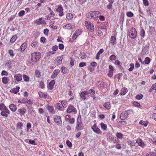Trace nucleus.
<instances>
[{
    "mask_svg": "<svg viewBox=\"0 0 156 156\" xmlns=\"http://www.w3.org/2000/svg\"><path fill=\"white\" fill-rule=\"evenodd\" d=\"M20 87H18L16 88H13L12 90V92L14 94H17L19 91Z\"/></svg>",
    "mask_w": 156,
    "mask_h": 156,
    "instance_id": "2f4dec72",
    "label": "nucleus"
},
{
    "mask_svg": "<svg viewBox=\"0 0 156 156\" xmlns=\"http://www.w3.org/2000/svg\"><path fill=\"white\" fill-rule=\"evenodd\" d=\"M35 74L36 77H37L39 78L40 76V72L38 70H36L35 72Z\"/></svg>",
    "mask_w": 156,
    "mask_h": 156,
    "instance_id": "8fccbe9b",
    "label": "nucleus"
},
{
    "mask_svg": "<svg viewBox=\"0 0 156 156\" xmlns=\"http://www.w3.org/2000/svg\"><path fill=\"white\" fill-rule=\"evenodd\" d=\"M55 83V81L54 80H51L48 85L49 89L51 90L53 88V86Z\"/></svg>",
    "mask_w": 156,
    "mask_h": 156,
    "instance_id": "f3484780",
    "label": "nucleus"
},
{
    "mask_svg": "<svg viewBox=\"0 0 156 156\" xmlns=\"http://www.w3.org/2000/svg\"><path fill=\"white\" fill-rule=\"evenodd\" d=\"M82 32V30L81 29H79L75 32V34H76L78 36L80 35Z\"/></svg>",
    "mask_w": 156,
    "mask_h": 156,
    "instance_id": "864d4df0",
    "label": "nucleus"
},
{
    "mask_svg": "<svg viewBox=\"0 0 156 156\" xmlns=\"http://www.w3.org/2000/svg\"><path fill=\"white\" fill-rule=\"evenodd\" d=\"M9 81L8 78L6 77H4L2 78V82L4 84H6L8 83Z\"/></svg>",
    "mask_w": 156,
    "mask_h": 156,
    "instance_id": "a878e982",
    "label": "nucleus"
},
{
    "mask_svg": "<svg viewBox=\"0 0 156 156\" xmlns=\"http://www.w3.org/2000/svg\"><path fill=\"white\" fill-rule=\"evenodd\" d=\"M62 106V105L59 103L55 105V107L59 110H61Z\"/></svg>",
    "mask_w": 156,
    "mask_h": 156,
    "instance_id": "a19ab883",
    "label": "nucleus"
},
{
    "mask_svg": "<svg viewBox=\"0 0 156 156\" xmlns=\"http://www.w3.org/2000/svg\"><path fill=\"white\" fill-rule=\"evenodd\" d=\"M56 11L58 12H59V15L60 16H62L63 15V9L62 6L61 5L58 6V7L56 9Z\"/></svg>",
    "mask_w": 156,
    "mask_h": 156,
    "instance_id": "f8f14e48",
    "label": "nucleus"
},
{
    "mask_svg": "<svg viewBox=\"0 0 156 156\" xmlns=\"http://www.w3.org/2000/svg\"><path fill=\"white\" fill-rule=\"evenodd\" d=\"M97 34L99 36H101L103 35V33L100 30H98L97 32Z\"/></svg>",
    "mask_w": 156,
    "mask_h": 156,
    "instance_id": "0e129e2a",
    "label": "nucleus"
},
{
    "mask_svg": "<svg viewBox=\"0 0 156 156\" xmlns=\"http://www.w3.org/2000/svg\"><path fill=\"white\" fill-rule=\"evenodd\" d=\"M133 105L135 106L138 107L140 106V104L137 102L134 101L133 102Z\"/></svg>",
    "mask_w": 156,
    "mask_h": 156,
    "instance_id": "6e6d98bb",
    "label": "nucleus"
},
{
    "mask_svg": "<svg viewBox=\"0 0 156 156\" xmlns=\"http://www.w3.org/2000/svg\"><path fill=\"white\" fill-rule=\"evenodd\" d=\"M86 63L84 62H80L79 65V66L80 67H82L86 66Z\"/></svg>",
    "mask_w": 156,
    "mask_h": 156,
    "instance_id": "680f3d73",
    "label": "nucleus"
},
{
    "mask_svg": "<svg viewBox=\"0 0 156 156\" xmlns=\"http://www.w3.org/2000/svg\"><path fill=\"white\" fill-rule=\"evenodd\" d=\"M110 41L111 43L113 45L115 44L116 40L115 37L114 36H112L111 37Z\"/></svg>",
    "mask_w": 156,
    "mask_h": 156,
    "instance_id": "393cba45",
    "label": "nucleus"
},
{
    "mask_svg": "<svg viewBox=\"0 0 156 156\" xmlns=\"http://www.w3.org/2000/svg\"><path fill=\"white\" fill-rule=\"evenodd\" d=\"M9 53L10 55L12 57L14 56L13 51L12 50H9Z\"/></svg>",
    "mask_w": 156,
    "mask_h": 156,
    "instance_id": "e2e57ef3",
    "label": "nucleus"
},
{
    "mask_svg": "<svg viewBox=\"0 0 156 156\" xmlns=\"http://www.w3.org/2000/svg\"><path fill=\"white\" fill-rule=\"evenodd\" d=\"M145 34V32L144 29H142L140 31V35L142 37H144Z\"/></svg>",
    "mask_w": 156,
    "mask_h": 156,
    "instance_id": "de8ad7c7",
    "label": "nucleus"
},
{
    "mask_svg": "<svg viewBox=\"0 0 156 156\" xmlns=\"http://www.w3.org/2000/svg\"><path fill=\"white\" fill-rule=\"evenodd\" d=\"M151 143L154 144H156V138H152L151 139Z\"/></svg>",
    "mask_w": 156,
    "mask_h": 156,
    "instance_id": "338daca9",
    "label": "nucleus"
},
{
    "mask_svg": "<svg viewBox=\"0 0 156 156\" xmlns=\"http://www.w3.org/2000/svg\"><path fill=\"white\" fill-rule=\"evenodd\" d=\"M59 72V71L58 69H56L54 70L53 74L51 76V77L52 78H54L56 77L57 75L58 74Z\"/></svg>",
    "mask_w": 156,
    "mask_h": 156,
    "instance_id": "412c9836",
    "label": "nucleus"
},
{
    "mask_svg": "<svg viewBox=\"0 0 156 156\" xmlns=\"http://www.w3.org/2000/svg\"><path fill=\"white\" fill-rule=\"evenodd\" d=\"M25 12L24 10H22L18 13L19 16H22L25 13Z\"/></svg>",
    "mask_w": 156,
    "mask_h": 156,
    "instance_id": "4d7b16f0",
    "label": "nucleus"
},
{
    "mask_svg": "<svg viewBox=\"0 0 156 156\" xmlns=\"http://www.w3.org/2000/svg\"><path fill=\"white\" fill-rule=\"evenodd\" d=\"M73 26H72L70 23L66 24L63 26V28L64 29L70 30L73 28Z\"/></svg>",
    "mask_w": 156,
    "mask_h": 156,
    "instance_id": "aec40b11",
    "label": "nucleus"
},
{
    "mask_svg": "<svg viewBox=\"0 0 156 156\" xmlns=\"http://www.w3.org/2000/svg\"><path fill=\"white\" fill-rule=\"evenodd\" d=\"M88 92L89 93L90 95H93L95 94V91L93 89L90 90Z\"/></svg>",
    "mask_w": 156,
    "mask_h": 156,
    "instance_id": "052dcab7",
    "label": "nucleus"
},
{
    "mask_svg": "<svg viewBox=\"0 0 156 156\" xmlns=\"http://www.w3.org/2000/svg\"><path fill=\"white\" fill-rule=\"evenodd\" d=\"M128 115V112L125 111L122 112L120 115V117L122 120H124L126 119Z\"/></svg>",
    "mask_w": 156,
    "mask_h": 156,
    "instance_id": "1a4fd4ad",
    "label": "nucleus"
},
{
    "mask_svg": "<svg viewBox=\"0 0 156 156\" xmlns=\"http://www.w3.org/2000/svg\"><path fill=\"white\" fill-rule=\"evenodd\" d=\"M143 97V95L142 94H138L136 96V98L137 99H141Z\"/></svg>",
    "mask_w": 156,
    "mask_h": 156,
    "instance_id": "13d9d810",
    "label": "nucleus"
},
{
    "mask_svg": "<svg viewBox=\"0 0 156 156\" xmlns=\"http://www.w3.org/2000/svg\"><path fill=\"white\" fill-rule=\"evenodd\" d=\"M23 126V124L21 122H19L17 125L16 128L19 129H21Z\"/></svg>",
    "mask_w": 156,
    "mask_h": 156,
    "instance_id": "c756f323",
    "label": "nucleus"
},
{
    "mask_svg": "<svg viewBox=\"0 0 156 156\" xmlns=\"http://www.w3.org/2000/svg\"><path fill=\"white\" fill-rule=\"evenodd\" d=\"M63 58V56L58 57L55 60V64L56 65L61 64L62 63V60Z\"/></svg>",
    "mask_w": 156,
    "mask_h": 156,
    "instance_id": "6e6552de",
    "label": "nucleus"
},
{
    "mask_svg": "<svg viewBox=\"0 0 156 156\" xmlns=\"http://www.w3.org/2000/svg\"><path fill=\"white\" fill-rule=\"evenodd\" d=\"M49 32V30L47 29H45L44 30V33L46 35H48Z\"/></svg>",
    "mask_w": 156,
    "mask_h": 156,
    "instance_id": "69168bd1",
    "label": "nucleus"
},
{
    "mask_svg": "<svg viewBox=\"0 0 156 156\" xmlns=\"http://www.w3.org/2000/svg\"><path fill=\"white\" fill-rule=\"evenodd\" d=\"M33 107L32 106H30L27 108L28 110V113L29 114L32 115L33 114Z\"/></svg>",
    "mask_w": 156,
    "mask_h": 156,
    "instance_id": "cd10ccee",
    "label": "nucleus"
},
{
    "mask_svg": "<svg viewBox=\"0 0 156 156\" xmlns=\"http://www.w3.org/2000/svg\"><path fill=\"white\" fill-rule=\"evenodd\" d=\"M139 123L140 124L144 125L145 126H146L147 125V124L145 122L142 120L140 121Z\"/></svg>",
    "mask_w": 156,
    "mask_h": 156,
    "instance_id": "09e8293b",
    "label": "nucleus"
},
{
    "mask_svg": "<svg viewBox=\"0 0 156 156\" xmlns=\"http://www.w3.org/2000/svg\"><path fill=\"white\" fill-rule=\"evenodd\" d=\"M143 4L144 5L147 6L149 5V3L148 0H143Z\"/></svg>",
    "mask_w": 156,
    "mask_h": 156,
    "instance_id": "3c124183",
    "label": "nucleus"
},
{
    "mask_svg": "<svg viewBox=\"0 0 156 156\" xmlns=\"http://www.w3.org/2000/svg\"><path fill=\"white\" fill-rule=\"evenodd\" d=\"M101 13L98 11H91L87 14V17L89 18H98Z\"/></svg>",
    "mask_w": 156,
    "mask_h": 156,
    "instance_id": "7ed1b4c3",
    "label": "nucleus"
},
{
    "mask_svg": "<svg viewBox=\"0 0 156 156\" xmlns=\"http://www.w3.org/2000/svg\"><path fill=\"white\" fill-rule=\"evenodd\" d=\"M151 62V59L147 57L145 58L144 62L146 64H148L150 63Z\"/></svg>",
    "mask_w": 156,
    "mask_h": 156,
    "instance_id": "4c0bfd02",
    "label": "nucleus"
},
{
    "mask_svg": "<svg viewBox=\"0 0 156 156\" xmlns=\"http://www.w3.org/2000/svg\"><path fill=\"white\" fill-rule=\"evenodd\" d=\"M111 104L109 102H105L104 104V106L107 109H109L111 107Z\"/></svg>",
    "mask_w": 156,
    "mask_h": 156,
    "instance_id": "b1692460",
    "label": "nucleus"
},
{
    "mask_svg": "<svg viewBox=\"0 0 156 156\" xmlns=\"http://www.w3.org/2000/svg\"><path fill=\"white\" fill-rule=\"evenodd\" d=\"M88 70H90V72H92L94 70V68H93V67L90 64L88 67Z\"/></svg>",
    "mask_w": 156,
    "mask_h": 156,
    "instance_id": "bf43d9fd",
    "label": "nucleus"
},
{
    "mask_svg": "<svg viewBox=\"0 0 156 156\" xmlns=\"http://www.w3.org/2000/svg\"><path fill=\"white\" fill-rule=\"evenodd\" d=\"M80 58L83 59L86 58L87 56L86 54L83 52L80 53Z\"/></svg>",
    "mask_w": 156,
    "mask_h": 156,
    "instance_id": "f704fd0d",
    "label": "nucleus"
},
{
    "mask_svg": "<svg viewBox=\"0 0 156 156\" xmlns=\"http://www.w3.org/2000/svg\"><path fill=\"white\" fill-rule=\"evenodd\" d=\"M26 111V109L24 108H22L18 109L17 112L20 115H24Z\"/></svg>",
    "mask_w": 156,
    "mask_h": 156,
    "instance_id": "dca6fc26",
    "label": "nucleus"
},
{
    "mask_svg": "<svg viewBox=\"0 0 156 156\" xmlns=\"http://www.w3.org/2000/svg\"><path fill=\"white\" fill-rule=\"evenodd\" d=\"M54 120L55 122L58 125L62 124L61 117L59 116H54Z\"/></svg>",
    "mask_w": 156,
    "mask_h": 156,
    "instance_id": "0eeeda50",
    "label": "nucleus"
},
{
    "mask_svg": "<svg viewBox=\"0 0 156 156\" xmlns=\"http://www.w3.org/2000/svg\"><path fill=\"white\" fill-rule=\"evenodd\" d=\"M73 17V14L71 13H68L66 16V18L68 20H71Z\"/></svg>",
    "mask_w": 156,
    "mask_h": 156,
    "instance_id": "7c9ffc66",
    "label": "nucleus"
},
{
    "mask_svg": "<svg viewBox=\"0 0 156 156\" xmlns=\"http://www.w3.org/2000/svg\"><path fill=\"white\" fill-rule=\"evenodd\" d=\"M0 110L1 111V115L2 116H4L5 117H8V115L7 114H10V111L3 103H1L0 105Z\"/></svg>",
    "mask_w": 156,
    "mask_h": 156,
    "instance_id": "f257e3e1",
    "label": "nucleus"
},
{
    "mask_svg": "<svg viewBox=\"0 0 156 156\" xmlns=\"http://www.w3.org/2000/svg\"><path fill=\"white\" fill-rule=\"evenodd\" d=\"M36 23L37 25L44 24L46 23L45 21L42 20V18H41L36 20Z\"/></svg>",
    "mask_w": 156,
    "mask_h": 156,
    "instance_id": "2eb2a0df",
    "label": "nucleus"
},
{
    "mask_svg": "<svg viewBox=\"0 0 156 156\" xmlns=\"http://www.w3.org/2000/svg\"><path fill=\"white\" fill-rule=\"evenodd\" d=\"M88 94L89 92L86 90L82 91L81 93L80 96L83 100H84L86 99V95H87Z\"/></svg>",
    "mask_w": 156,
    "mask_h": 156,
    "instance_id": "9d476101",
    "label": "nucleus"
},
{
    "mask_svg": "<svg viewBox=\"0 0 156 156\" xmlns=\"http://www.w3.org/2000/svg\"><path fill=\"white\" fill-rule=\"evenodd\" d=\"M101 126L102 129L103 130H105L107 128V126L106 125L104 124L103 122L101 123Z\"/></svg>",
    "mask_w": 156,
    "mask_h": 156,
    "instance_id": "e433bc0d",
    "label": "nucleus"
},
{
    "mask_svg": "<svg viewBox=\"0 0 156 156\" xmlns=\"http://www.w3.org/2000/svg\"><path fill=\"white\" fill-rule=\"evenodd\" d=\"M38 44L37 41L34 40L32 41L31 43V46L33 48H35L37 46Z\"/></svg>",
    "mask_w": 156,
    "mask_h": 156,
    "instance_id": "473e14b6",
    "label": "nucleus"
},
{
    "mask_svg": "<svg viewBox=\"0 0 156 156\" xmlns=\"http://www.w3.org/2000/svg\"><path fill=\"white\" fill-rule=\"evenodd\" d=\"M14 77L16 80L17 81H20L22 80V75L20 74H16L14 76Z\"/></svg>",
    "mask_w": 156,
    "mask_h": 156,
    "instance_id": "6ab92c4d",
    "label": "nucleus"
},
{
    "mask_svg": "<svg viewBox=\"0 0 156 156\" xmlns=\"http://www.w3.org/2000/svg\"><path fill=\"white\" fill-rule=\"evenodd\" d=\"M39 96L41 98H46L47 94H46L42 92H40L38 93Z\"/></svg>",
    "mask_w": 156,
    "mask_h": 156,
    "instance_id": "bb28decb",
    "label": "nucleus"
},
{
    "mask_svg": "<svg viewBox=\"0 0 156 156\" xmlns=\"http://www.w3.org/2000/svg\"><path fill=\"white\" fill-rule=\"evenodd\" d=\"M92 129L95 133L98 134H101V132L99 129L94 124L92 127Z\"/></svg>",
    "mask_w": 156,
    "mask_h": 156,
    "instance_id": "9b49d317",
    "label": "nucleus"
},
{
    "mask_svg": "<svg viewBox=\"0 0 156 156\" xmlns=\"http://www.w3.org/2000/svg\"><path fill=\"white\" fill-rule=\"evenodd\" d=\"M136 142L138 143V145L142 147H144L146 145L140 139H137Z\"/></svg>",
    "mask_w": 156,
    "mask_h": 156,
    "instance_id": "ddd939ff",
    "label": "nucleus"
},
{
    "mask_svg": "<svg viewBox=\"0 0 156 156\" xmlns=\"http://www.w3.org/2000/svg\"><path fill=\"white\" fill-rule=\"evenodd\" d=\"M130 67L129 69L128 70L129 71H131L133 70L134 68V64L133 63H131L130 64Z\"/></svg>",
    "mask_w": 156,
    "mask_h": 156,
    "instance_id": "37998d69",
    "label": "nucleus"
},
{
    "mask_svg": "<svg viewBox=\"0 0 156 156\" xmlns=\"http://www.w3.org/2000/svg\"><path fill=\"white\" fill-rule=\"evenodd\" d=\"M147 50L145 48H143L141 53V55L142 57L146 54Z\"/></svg>",
    "mask_w": 156,
    "mask_h": 156,
    "instance_id": "c85d7f7f",
    "label": "nucleus"
},
{
    "mask_svg": "<svg viewBox=\"0 0 156 156\" xmlns=\"http://www.w3.org/2000/svg\"><path fill=\"white\" fill-rule=\"evenodd\" d=\"M67 102L66 101H62L61 102V105H62V106L64 108L66 107V105L67 104Z\"/></svg>",
    "mask_w": 156,
    "mask_h": 156,
    "instance_id": "603ef678",
    "label": "nucleus"
},
{
    "mask_svg": "<svg viewBox=\"0 0 156 156\" xmlns=\"http://www.w3.org/2000/svg\"><path fill=\"white\" fill-rule=\"evenodd\" d=\"M116 56L115 55H112L109 57L110 60L112 61L116 59Z\"/></svg>",
    "mask_w": 156,
    "mask_h": 156,
    "instance_id": "a18cd8bd",
    "label": "nucleus"
},
{
    "mask_svg": "<svg viewBox=\"0 0 156 156\" xmlns=\"http://www.w3.org/2000/svg\"><path fill=\"white\" fill-rule=\"evenodd\" d=\"M23 79L25 81L28 82L29 81V78L27 76L25 75H23Z\"/></svg>",
    "mask_w": 156,
    "mask_h": 156,
    "instance_id": "ea45409f",
    "label": "nucleus"
},
{
    "mask_svg": "<svg viewBox=\"0 0 156 156\" xmlns=\"http://www.w3.org/2000/svg\"><path fill=\"white\" fill-rule=\"evenodd\" d=\"M133 14L131 12H129L126 13L127 16L129 17H131L133 16Z\"/></svg>",
    "mask_w": 156,
    "mask_h": 156,
    "instance_id": "79ce46f5",
    "label": "nucleus"
},
{
    "mask_svg": "<svg viewBox=\"0 0 156 156\" xmlns=\"http://www.w3.org/2000/svg\"><path fill=\"white\" fill-rule=\"evenodd\" d=\"M130 67L129 69L128 70L129 71H131L133 70L134 68V64L133 63H131L130 64Z\"/></svg>",
    "mask_w": 156,
    "mask_h": 156,
    "instance_id": "c03bdc74",
    "label": "nucleus"
},
{
    "mask_svg": "<svg viewBox=\"0 0 156 156\" xmlns=\"http://www.w3.org/2000/svg\"><path fill=\"white\" fill-rule=\"evenodd\" d=\"M47 109L52 114H54L55 113V111L53 106H48L47 107Z\"/></svg>",
    "mask_w": 156,
    "mask_h": 156,
    "instance_id": "4be33fe9",
    "label": "nucleus"
},
{
    "mask_svg": "<svg viewBox=\"0 0 156 156\" xmlns=\"http://www.w3.org/2000/svg\"><path fill=\"white\" fill-rule=\"evenodd\" d=\"M27 47V44L26 43H23L20 46V49L21 51H23Z\"/></svg>",
    "mask_w": 156,
    "mask_h": 156,
    "instance_id": "5701e85b",
    "label": "nucleus"
},
{
    "mask_svg": "<svg viewBox=\"0 0 156 156\" xmlns=\"http://www.w3.org/2000/svg\"><path fill=\"white\" fill-rule=\"evenodd\" d=\"M66 143L67 145L70 148L72 147V144L69 141L67 140L66 141Z\"/></svg>",
    "mask_w": 156,
    "mask_h": 156,
    "instance_id": "49530a36",
    "label": "nucleus"
},
{
    "mask_svg": "<svg viewBox=\"0 0 156 156\" xmlns=\"http://www.w3.org/2000/svg\"><path fill=\"white\" fill-rule=\"evenodd\" d=\"M83 125L81 123V116L80 115L78 117L76 129L78 130H80L83 129Z\"/></svg>",
    "mask_w": 156,
    "mask_h": 156,
    "instance_id": "20e7f679",
    "label": "nucleus"
},
{
    "mask_svg": "<svg viewBox=\"0 0 156 156\" xmlns=\"http://www.w3.org/2000/svg\"><path fill=\"white\" fill-rule=\"evenodd\" d=\"M126 90L127 89L126 88H124L122 89L121 91V95H123L125 94L126 92Z\"/></svg>",
    "mask_w": 156,
    "mask_h": 156,
    "instance_id": "72a5a7b5",
    "label": "nucleus"
},
{
    "mask_svg": "<svg viewBox=\"0 0 156 156\" xmlns=\"http://www.w3.org/2000/svg\"><path fill=\"white\" fill-rule=\"evenodd\" d=\"M76 111V109L72 105L69 106L67 110V113H70L72 112H75Z\"/></svg>",
    "mask_w": 156,
    "mask_h": 156,
    "instance_id": "4468645a",
    "label": "nucleus"
},
{
    "mask_svg": "<svg viewBox=\"0 0 156 156\" xmlns=\"http://www.w3.org/2000/svg\"><path fill=\"white\" fill-rule=\"evenodd\" d=\"M116 136L119 138L121 139L123 137V134L120 133H117L116 134Z\"/></svg>",
    "mask_w": 156,
    "mask_h": 156,
    "instance_id": "58836bf2",
    "label": "nucleus"
},
{
    "mask_svg": "<svg viewBox=\"0 0 156 156\" xmlns=\"http://www.w3.org/2000/svg\"><path fill=\"white\" fill-rule=\"evenodd\" d=\"M10 109L12 112H15L17 109L16 106L13 104H11L9 106Z\"/></svg>",
    "mask_w": 156,
    "mask_h": 156,
    "instance_id": "a211bd4d",
    "label": "nucleus"
},
{
    "mask_svg": "<svg viewBox=\"0 0 156 156\" xmlns=\"http://www.w3.org/2000/svg\"><path fill=\"white\" fill-rule=\"evenodd\" d=\"M41 54L38 52H36L32 53L31 55V58L32 62H36L40 59Z\"/></svg>",
    "mask_w": 156,
    "mask_h": 156,
    "instance_id": "f03ea898",
    "label": "nucleus"
},
{
    "mask_svg": "<svg viewBox=\"0 0 156 156\" xmlns=\"http://www.w3.org/2000/svg\"><path fill=\"white\" fill-rule=\"evenodd\" d=\"M85 24L87 29L90 31L92 32L94 30V27L93 25L90 21H85Z\"/></svg>",
    "mask_w": 156,
    "mask_h": 156,
    "instance_id": "423d86ee",
    "label": "nucleus"
},
{
    "mask_svg": "<svg viewBox=\"0 0 156 156\" xmlns=\"http://www.w3.org/2000/svg\"><path fill=\"white\" fill-rule=\"evenodd\" d=\"M17 39V37L16 35H14L12 36L10 39V42L11 43L14 42Z\"/></svg>",
    "mask_w": 156,
    "mask_h": 156,
    "instance_id": "c9c22d12",
    "label": "nucleus"
},
{
    "mask_svg": "<svg viewBox=\"0 0 156 156\" xmlns=\"http://www.w3.org/2000/svg\"><path fill=\"white\" fill-rule=\"evenodd\" d=\"M151 117L153 119L156 121V113L153 114Z\"/></svg>",
    "mask_w": 156,
    "mask_h": 156,
    "instance_id": "774afa93",
    "label": "nucleus"
},
{
    "mask_svg": "<svg viewBox=\"0 0 156 156\" xmlns=\"http://www.w3.org/2000/svg\"><path fill=\"white\" fill-rule=\"evenodd\" d=\"M62 72L63 73H67V70L66 67H62Z\"/></svg>",
    "mask_w": 156,
    "mask_h": 156,
    "instance_id": "5fc2aeb1",
    "label": "nucleus"
},
{
    "mask_svg": "<svg viewBox=\"0 0 156 156\" xmlns=\"http://www.w3.org/2000/svg\"><path fill=\"white\" fill-rule=\"evenodd\" d=\"M129 36L132 38H135L136 37L137 32L135 28H132L129 31Z\"/></svg>",
    "mask_w": 156,
    "mask_h": 156,
    "instance_id": "39448f33",
    "label": "nucleus"
}]
</instances>
